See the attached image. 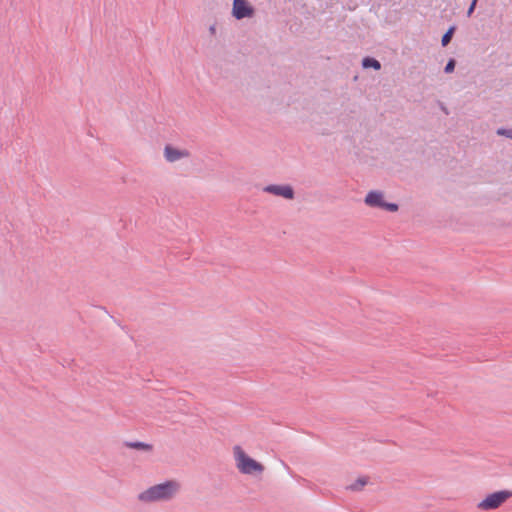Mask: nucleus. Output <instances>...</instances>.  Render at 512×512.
Masks as SVG:
<instances>
[{
  "label": "nucleus",
  "instance_id": "1",
  "mask_svg": "<svg viewBox=\"0 0 512 512\" xmlns=\"http://www.w3.org/2000/svg\"><path fill=\"white\" fill-rule=\"evenodd\" d=\"M181 484L177 480H167L153 485L138 494L142 503L168 502L173 500L180 492Z\"/></svg>",
  "mask_w": 512,
  "mask_h": 512
},
{
  "label": "nucleus",
  "instance_id": "2",
  "mask_svg": "<svg viewBox=\"0 0 512 512\" xmlns=\"http://www.w3.org/2000/svg\"><path fill=\"white\" fill-rule=\"evenodd\" d=\"M233 452L236 461V467L242 474H261L264 471V466L249 457L240 446H235L233 448Z\"/></svg>",
  "mask_w": 512,
  "mask_h": 512
},
{
  "label": "nucleus",
  "instance_id": "3",
  "mask_svg": "<svg viewBox=\"0 0 512 512\" xmlns=\"http://www.w3.org/2000/svg\"><path fill=\"white\" fill-rule=\"evenodd\" d=\"M512 497V491L500 490L487 495L477 504V508L482 511H491L502 506L508 499Z\"/></svg>",
  "mask_w": 512,
  "mask_h": 512
},
{
  "label": "nucleus",
  "instance_id": "4",
  "mask_svg": "<svg viewBox=\"0 0 512 512\" xmlns=\"http://www.w3.org/2000/svg\"><path fill=\"white\" fill-rule=\"evenodd\" d=\"M364 202L369 207L381 208L389 212H396L399 209L398 204L386 202L383 192L378 190L369 191L365 196Z\"/></svg>",
  "mask_w": 512,
  "mask_h": 512
},
{
  "label": "nucleus",
  "instance_id": "5",
  "mask_svg": "<svg viewBox=\"0 0 512 512\" xmlns=\"http://www.w3.org/2000/svg\"><path fill=\"white\" fill-rule=\"evenodd\" d=\"M254 12V8L249 4L247 0H234L232 15L237 20L252 17Z\"/></svg>",
  "mask_w": 512,
  "mask_h": 512
},
{
  "label": "nucleus",
  "instance_id": "6",
  "mask_svg": "<svg viewBox=\"0 0 512 512\" xmlns=\"http://www.w3.org/2000/svg\"><path fill=\"white\" fill-rule=\"evenodd\" d=\"M163 155L168 163H175L184 158H188L190 152L187 149H179L171 144H167L164 147Z\"/></svg>",
  "mask_w": 512,
  "mask_h": 512
},
{
  "label": "nucleus",
  "instance_id": "7",
  "mask_svg": "<svg viewBox=\"0 0 512 512\" xmlns=\"http://www.w3.org/2000/svg\"><path fill=\"white\" fill-rule=\"evenodd\" d=\"M263 191L269 194L283 197L285 199L294 198V190L290 185H267L263 188Z\"/></svg>",
  "mask_w": 512,
  "mask_h": 512
},
{
  "label": "nucleus",
  "instance_id": "8",
  "mask_svg": "<svg viewBox=\"0 0 512 512\" xmlns=\"http://www.w3.org/2000/svg\"><path fill=\"white\" fill-rule=\"evenodd\" d=\"M362 67L365 69L373 68L375 70L381 69V63L373 57H365L362 60Z\"/></svg>",
  "mask_w": 512,
  "mask_h": 512
},
{
  "label": "nucleus",
  "instance_id": "9",
  "mask_svg": "<svg viewBox=\"0 0 512 512\" xmlns=\"http://www.w3.org/2000/svg\"><path fill=\"white\" fill-rule=\"evenodd\" d=\"M125 446L128 448L137 449V450H144V451L152 450V445L144 443V442H139V441L125 442Z\"/></svg>",
  "mask_w": 512,
  "mask_h": 512
},
{
  "label": "nucleus",
  "instance_id": "10",
  "mask_svg": "<svg viewBox=\"0 0 512 512\" xmlns=\"http://www.w3.org/2000/svg\"><path fill=\"white\" fill-rule=\"evenodd\" d=\"M368 483L367 477H359L354 483L350 484L347 489L351 491H360Z\"/></svg>",
  "mask_w": 512,
  "mask_h": 512
},
{
  "label": "nucleus",
  "instance_id": "11",
  "mask_svg": "<svg viewBox=\"0 0 512 512\" xmlns=\"http://www.w3.org/2000/svg\"><path fill=\"white\" fill-rule=\"evenodd\" d=\"M455 26H451L447 31L446 33L442 36V39H441V43H442V46H447L452 37H453V34L455 32Z\"/></svg>",
  "mask_w": 512,
  "mask_h": 512
},
{
  "label": "nucleus",
  "instance_id": "12",
  "mask_svg": "<svg viewBox=\"0 0 512 512\" xmlns=\"http://www.w3.org/2000/svg\"><path fill=\"white\" fill-rule=\"evenodd\" d=\"M496 133L497 135L512 139V129L499 128Z\"/></svg>",
  "mask_w": 512,
  "mask_h": 512
},
{
  "label": "nucleus",
  "instance_id": "13",
  "mask_svg": "<svg viewBox=\"0 0 512 512\" xmlns=\"http://www.w3.org/2000/svg\"><path fill=\"white\" fill-rule=\"evenodd\" d=\"M455 65H456L455 60H454V59H450V60L447 62V64H446L445 68H444V72H445V73H451V72H453V71H454V69H455Z\"/></svg>",
  "mask_w": 512,
  "mask_h": 512
},
{
  "label": "nucleus",
  "instance_id": "14",
  "mask_svg": "<svg viewBox=\"0 0 512 512\" xmlns=\"http://www.w3.org/2000/svg\"><path fill=\"white\" fill-rule=\"evenodd\" d=\"M477 2H478V0H472L471 4H470V6H469V8L467 10V16L468 17H470L473 14V12L475 10V7L477 5Z\"/></svg>",
  "mask_w": 512,
  "mask_h": 512
},
{
  "label": "nucleus",
  "instance_id": "15",
  "mask_svg": "<svg viewBox=\"0 0 512 512\" xmlns=\"http://www.w3.org/2000/svg\"><path fill=\"white\" fill-rule=\"evenodd\" d=\"M209 32L211 35H215L216 34V25L213 24L209 27Z\"/></svg>",
  "mask_w": 512,
  "mask_h": 512
}]
</instances>
